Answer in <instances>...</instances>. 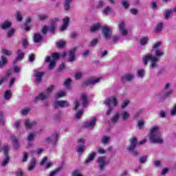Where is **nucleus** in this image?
I'll list each match as a JSON object with an SVG mask.
<instances>
[{
    "instance_id": "nucleus-26",
    "label": "nucleus",
    "mask_w": 176,
    "mask_h": 176,
    "mask_svg": "<svg viewBox=\"0 0 176 176\" xmlns=\"http://www.w3.org/2000/svg\"><path fill=\"white\" fill-rule=\"evenodd\" d=\"M81 100L82 102L83 107H87V104H89V98L86 94H83L81 96Z\"/></svg>"
},
{
    "instance_id": "nucleus-55",
    "label": "nucleus",
    "mask_w": 176,
    "mask_h": 176,
    "mask_svg": "<svg viewBox=\"0 0 176 176\" xmlns=\"http://www.w3.org/2000/svg\"><path fill=\"white\" fill-rule=\"evenodd\" d=\"M74 76L76 80H79V79H81L82 76H83V73L78 72Z\"/></svg>"
},
{
    "instance_id": "nucleus-54",
    "label": "nucleus",
    "mask_w": 176,
    "mask_h": 176,
    "mask_svg": "<svg viewBox=\"0 0 176 176\" xmlns=\"http://www.w3.org/2000/svg\"><path fill=\"white\" fill-rule=\"evenodd\" d=\"M34 138H35V133H30L28 136V141L31 142V141H34Z\"/></svg>"
},
{
    "instance_id": "nucleus-35",
    "label": "nucleus",
    "mask_w": 176,
    "mask_h": 176,
    "mask_svg": "<svg viewBox=\"0 0 176 176\" xmlns=\"http://www.w3.org/2000/svg\"><path fill=\"white\" fill-rule=\"evenodd\" d=\"M121 5L124 9H129L130 8V2L129 0H121Z\"/></svg>"
},
{
    "instance_id": "nucleus-19",
    "label": "nucleus",
    "mask_w": 176,
    "mask_h": 176,
    "mask_svg": "<svg viewBox=\"0 0 176 176\" xmlns=\"http://www.w3.org/2000/svg\"><path fill=\"white\" fill-rule=\"evenodd\" d=\"M24 124L26 129H32V127H35L36 126V121H31L30 120H25L24 121Z\"/></svg>"
},
{
    "instance_id": "nucleus-38",
    "label": "nucleus",
    "mask_w": 176,
    "mask_h": 176,
    "mask_svg": "<svg viewBox=\"0 0 176 176\" xmlns=\"http://www.w3.org/2000/svg\"><path fill=\"white\" fill-rule=\"evenodd\" d=\"M15 17L16 21H19V23H21V21H23V14H21V12L16 11Z\"/></svg>"
},
{
    "instance_id": "nucleus-22",
    "label": "nucleus",
    "mask_w": 176,
    "mask_h": 176,
    "mask_svg": "<svg viewBox=\"0 0 176 176\" xmlns=\"http://www.w3.org/2000/svg\"><path fill=\"white\" fill-rule=\"evenodd\" d=\"M72 0H65L63 2L64 9L66 12H70Z\"/></svg>"
},
{
    "instance_id": "nucleus-11",
    "label": "nucleus",
    "mask_w": 176,
    "mask_h": 176,
    "mask_svg": "<svg viewBox=\"0 0 176 176\" xmlns=\"http://www.w3.org/2000/svg\"><path fill=\"white\" fill-rule=\"evenodd\" d=\"M98 167L100 171H104L105 167L107 166V157L102 156L98 159Z\"/></svg>"
},
{
    "instance_id": "nucleus-15",
    "label": "nucleus",
    "mask_w": 176,
    "mask_h": 176,
    "mask_svg": "<svg viewBox=\"0 0 176 176\" xmlns=\"http://www.w3.org/2000/svg\"><path fill=\"white\" fill-rule=\"evenodd\" d=\"M96 122H97V118H96V117H92L90 120L85 123L84 126L87 129H94V126H96Z\"/></svg>"
},
{
    "instance_id": "nucleus-13",
    "label": "nucleus",
    "mask_w": 176,
    "mask_h": 176,
    "mask_svg": "<svg viewBox=\"0 0 176 176\" xmlns=\"http://www.w3.org/2000/svg\"><path fill=\"white\" fill-rule=\"evenodd\" d=\"M118 28L120 30V32L122 36H126L129 34V31L127 29H126V24L124 22L122 21L119 25H118Z\"/></svg>"
},
{
    "instance_id": "nucleus-21",
    "label": "nucleus",
    "mask_w": 176,
    "mask_h": 176,
    "mask_svg": "<svg viewBox=\"0 0 176 176\" xmlns=\"http://www.w3.org/2000/svg\"><path fill=\"white\" fill-rule=\"evenodd\" d=\"M16 54L18 55L16 58V60L14 61V64H16L17 61H20L24 58V53L23 50H18L16 52Z\"/></svg>"
},
{
    "instance_id": "nucleus-44",
    "label": "nucleus",
    "mask_w": 176,
    "mask_h": 176,
    "mask_svg": "<svg viewBox=\"0 0 176 176\" xmlns=\"http://www.w3.org/2000/svg\"><path fill=\"white\" fill-rule=\"evenodd\" d=\"M103 13L106 16H108V14H109V13H112V8H111L109 6L104 8V9L103 10Z\"/></svg>"
},
{
    "instance_id": "nucleus-32",
    "label": "nucleus",
    "mask_w": 176,
    "mask_h": 176,
    "mask_svg": "<svg viewBox=\"0 0 176 176\" xmlns=\"http://www.w3.org/2000/svg\"><path fill=\"white\" fill-rule=\"evenodd\" d=\"M11 141H12L13 145L14 148H16V149L20 148V143H19V140H17V138H16V137L12 135Z\"/></svg>"
},
{
    "instance_id": "nucleus-41",
    "label": "nucleus",
    "mask_w": 176,
    "mask_h": 176,
    "mask_svg": "<svg viewBox=\"0 0 176 176\" xmlns=\"http://www.w3.org/2000/svg\"><path fill=\"white\" fill-rule=\"evenodd\" d=\"M148 41L149 38L148 37H143L140 39V45H141V46H145Z\"/></svg>"
},
{
    "instance_id": "nucleus-36",
    "label": "nucleus",
    "mask_w": 176,
    "mask_h": 176,
    "mask_svg": "<svg viewBox=\"0 0 176 176\" xmlns=\"http://www.w3.org/2000/svg\"><path fill=\"white\" fill-rule=\"evenodd\" d=\"M66 43H67L64 41H60L56 43V46L58 49H63L65 47Z\"/></svg>"
},
{
    "instance_id": "nucleus-60",
    "label": "nucleus",
    "mask_w": 176,
    "mask_h": 176,
    "mask_svg": "<svg viewBox=\"0 0 176 176\" xmlns=\"http://www.w3.org/2000/svg\"><path fill=\"white\" fill-rule=\"evenodd\" d=\"M71 82H72V80H71V78H67L64 82V86H65V87H69V85H71Z\"/></svg>"
},
{
    "instance_id": "nucleus-45",
    "label": "nucleus",
    "mask_w": 176,
    "mask_h": 176,
    "mask_svg": "<svg viewBox=\"0 0 176 176\" xmlns=\"http://www.w3.org/2000/svg\"><path fill=\"white\" fill-rule=\"evenodd\" d=\"M56 27H57V25L56 23H52L50 27H48V31L52 32V34H54V31H56Z\"/></svg>"
},
{
    "instance_id": "nucleus-43",
    "label": "nucleus",
    "mask_w": 176,
    "mask_h": 176,
    "mask_svg": "<svg viewBox=\"0 0 176 176\" xmlns=\"http://www.w3.org/2000/svg\"><path fill=\"white\" fill-rule=\"evenodd\" d=\"M8 63V58L6 56H2L1 60H0V68H3V65Z\"/></svg>"
},
{
    "instance_id": "nucleus-57",
    "label": "nucleus",
    "mask_w": 176,
    "mask_h": 176,
    "mask_svg": "<svg viewBox=\"0 0 176 176\" xmlns=\"http://www.w3.org/2000/svg\"><path fill=\"white\" fill-rule=\"evenodd\" d=\"M97 43H98V38H95L90 42V46L91 47H94V46H96Z\"/></svg>"
},
{
    "instance_id": "nucleus-39",
    "label": "nucleus",
    "mask_w": 176,
    "mask_h": 176,
    "mask_svg": "<svg viewBox=\"0 0 176 176\" xmlns=\"http://www.w3.org/2000/svg\"><path fill=\"white\" fill-rule=\"evenodd\" d=\"M49 19V14H41L38 15V19L41 21H45V20H47Z\"/></svg>"
},
{
    "instance_id": "nucleus-58",
    "label": "nucleus",
    "mask_w": 176,
    "mask_h": 176,
    "mask_svg": "<svg viewBox=\"0 0 176 176\" xmlns=\"http://www.w3.org/2000/svg\"><path fill=\"white\" fill-rule=\"evenodd\" d=\"M28 161V153L24 152L23 155L22 162H25Z\"/></svg>"
},
{
    "instance_id": "nucleus-1",
    "label": "nucleus",
    "mask_w": 176,
    "mask_h": 176,
    "mask_svg": "<svg viewBox=\"0 0 176 176\" xmlns=\"http://www.w3.org/2000/svg\"><path fill=\"white\" fill-rule=\"evenodd\" d=\"M149 138L151 142L153 144H162L163 140L162 138V133L159 132V126H153L150 131Z\"/></svg>"
},
{
    "instance_id": "nucleus-63",
    "label": "nucleus",
    "mask_w": 176,
    "mask_h": 176,
    "mask_svg": "<svg viewBox=\"0 0 176 176\" xmlns=\"http://www.w3.org/2000/svg\"><path fill=\"white\" fill-rule=\"evenodd\" d=\"M72 176H82L79 170H76L72 173Z\"/></svg>"
},
{
    "instance_id": "nucleus-7",
    "label": "nucleus",
    "mask_w": 176,
    "mask_h": 176,
    "mask_svg": "<svg viewBox=\"0 0 176 176\" xmlns=\"http://www.w3.org/2000/svg\"><path fill=\"white\" fill-rule=\"evenodd\" d=\"M102 35L105 41H109L112 38V29L109 26L102 27Z\"/></svg>"
},
{
    "instance_id": "nucleus-50",
    "label": "nucleus",
    "mask_w": 176,
    "mask_h": 176,
    "mask_svg": "<svg viewBox=\"0 0 176 176\" xmlns=\"http://www.w3.org/2000/svg\"><path fill=\"white\" fill-rule=\"evenodd\" d=\"M14 32H16L15 29H11V30H8V32L7 33L8 38H12V36H13V35H14Z\"/></svg>"
},
{
    "instance_id": "nucleus-25",
    "label": "nucleus",
    "mask_w": 176,
    "mask_h": 176,
    "mask_svg": "<svg viewBox=\"0 0 176 176\" xmlns=\"http://www.w3.org/2000/svg\"><path fill=\"white\" fill-rule=\"evenodd\" d=\"M69 24V18L66 17L63 19V24L60 28L61 31H65L67 30V28L68 27Z\"/></svg>"
},
{
    "instance_id": "nucleus-62",
    "label": "nucleus",
    "mask_w": 176,
    "mask_h": 176,
    "mask_svg": "<svg viewBox=\"0 0 176 176\" xmlns=\"http://www.w3.org/2000/svg\"><path fill=\"white\" fill-rule=\"evenodd\" d=\"M65 96V93L64 91H60L56 94V98H60V97H64Z\"/></svg>"
},
{
    "instance_id": "nucleus-52",
    "label": "nucleus",
    "mask_w": 176,
    "mask_h": 176,
    "mask_svg": "<svg viewBox=\"0 0 176 176\" xmlns=\"http://www.w3.org/2000/svg\"><path fill=\"white\" fill-rule=\"evenodd\" d=\"M61 170L60 168L55 169L54 170L50 172L48 176H56L58 174V172Z\"/></svg>"
},
{
    "instance_id": "nucleus-47",
    "label": "nucleus",
    "mask_w": 176,
    "mask_h": 176,
    "mask_svg": "<svg viewBox=\"0 0 176 176\" xmlns=\"http://www.w3.org/2000/svg\"><path fill=\"white\" fill-rule=\"evenodd\" d=\"M137 74L138 78H144V76L145 75V71L144 70V69H140L138 70Z\"/></svg>"
},
{
    "instance_id": "nucleus-30",
    "label": "nucleus",
    "mask_w": 176,
    "mask_h": 176,
    "mask_svg": "<svg viewBox=\"0 0 176 176\" xmlns=\"http://www.w3.org/2000/svg\"><path fill=\"white\" fill-rule=\"evenodd\" d=\"M163 31V23H157L155 28L154 29V32L155 34H159Z\"/></svg>"
},
{
    "instance_id": "nucleus-16",
    "label": "nucleus",
    "mask_w": 176,
    "mask_h": 176,
    "mask_svg": "<svg viewBox=\"0 0 176 176\" xmlns=\"http://www.w3.org/2000/svg\"><path fill=\"white\" fill-rule=\"evenodd\" d=\"M101 80V78H91L89 80H87V81L84 82L82 83L83 86H90V85H94L97 83H98Z\"/></svg>"
},
{
    "instance_id": "nucleus-48",
    "label": "nucleus",
    "mask_w": 176,
    "mask_h": 176,
    "mask_svg": "<svg viewBox=\"0 0 176 176\" xmlns=\"http://www.w3.org/2000/svg\"><path fill=\"white\" fill-rule=\"evenodd\" d=\"M109 140H111V138L109 136H103L101 140L102 144H108L109 142Z\"/></svg>"
},
{
    "instance_id": "nucleus-17",
    "label": "nucleus",
    "mask_w": 176,
    "mask_h": 176,
    "mask_svg": "<svg viewBox=\"0 0 176 176\" xmlns=\"http://www.w3.org/2000/svg\"><path fill=\"white\" fill-rule=\"evenodd\" d=\"M134 79V74H126L121 77V80L122 83H126V82H131Z\"/></svg>"
},
{
    "instance_id": "nucleus-4",
    "label": "nucleus",
    "mask_w": 176,
    "mask_h": 176,
    "mask_svg": "<svg viewBox=\"0 0 176 176\" xmlns=\"http://www.w3.org/2000/svg\"><path fill=\"white\" fill-rule=\"evenodd\" d=\"M53 90H54V85L50 86L45 92L41 93L36 97V101H43L50 98V94H52Z\"/></svg>"
},
{
    "instance_id": "nucleus-3",
    "label": "nucleus",
    "mask_w": 176,
    "mask_h": 176,
    "mask_svg": "<svg viewBox=\"0 0 176 176\" xmlns=\"http://www.w3.org/2000/svg\"><path fill=\"white\" fill-rule=\"evenodd\" d=\"M161 46L162 42L160 41L155 43L153 45L152 52H154L155 53L154 58H155V60L157 61V63H159L161 57H163L164 56V52H163V50L159 49V47H160Z\"/></svg>"
},
{
    "instance_id": "nucleus-8",
    "label": "nucleus",
    "mask_w": 176,
    "mask_h": 176,
    "mask_svg": "<svg viewBox=\"0 0 176 176\" xmlns=\"http://www.w3.org/2000/svg\"><path fill=\"white\" fill-rule=\"evenodd\" d=\"M3 155L6 158L3 160L1 163V166L2 167H6V166H8L10 160V157H9V151H10L9 146L8 145L3 146Z\"/></svg>"
},
{
    "instance_id": "nucleus-33",
    "label": "nucleus",
    "mask_w": 176,
    "mask_h": 176,
    "mask_svg": "<svg viewBox=\"0 0 176 176\" xmlns=\"http://www.w3.org/2000/svg\"><path fill=\"white\" fill-rule=\"evenodd\" d=\"M12 98V91L10 90H7L4 92V100L6 101H9Z\"/></svg>"
},
{
    "instance_id": "nucleus-14",
    "label": "nucleus",
    "mask_w": 176,
    "mask_h": 176,
    "mask_svg": "<svg viewBox=\"0 0 176 176\" xmlns=\"http://www.w3.org/2000/svg\"><path fill=\"white\" fill-rule=\"evenodd\" d=\"M69 102H68V101L67 100L56 101L54 104V108H59V107L60 108H66V107H69Z\"/></svg>"
},
{
    "instance_id": "nucleus-34",
    "label": "nucleus",
    "mask_w": 176,
    "mask_h": 176,
    "mask_svg": "<svg viewBox=\"0 0 176 176\" xmlns=\"http://www.w3.org/2000/svg\"><path fill=\"white\" fill-rule=\"evenodd\" d=\"M11 75H12V71L7 70L6 75L4 76L2 78H1V81H3V83L4 82H8V80H9V78Z\"/></svg>"
},
{
    "instance_id": "nucleus-42",
    "label": "nucleus",
    "mask_w": 176,
    "mask_h": 176,
    "mask_svg": "<svg viewBox=\"0 0 176 176\" xmlns=\"http://www.w3.org/2000/svg\"><path fill=\"white\" fill-rule=\"evenodd\" d=\"M31 21H32L31 17H28L26 19V21H25V31H30V26H28V24H30V23H31Z\"/></svg>"
},
{
    "instance_id": "nucleus-40",
    "label": "nucleus",
    "mask_w": 176,
    "mask_h": 176,
    "mask_svg": "<svg viewBox=\"0 0 176 176\" xmlns=\"http://www.w3.org/2000/svg\"><path fill=\"white\" fill-rule=\"evenodd\" d=\"M86 148V146L85 145H79L78 147H77V152L78 153H80V155H82V153H83L85 152V148Z\"/></svg>"
},
{
    "instance_id": "nucleus-51",
    "label": "nucleus",
    "mask_w": 176,
    "mask_h": 176,
    "mask_svg": "<svg viewBox=\"0 0 176 176\" xmlns=\"http://www.w3.org/2000/svg\"><path fill=\"white\" fill-rule=\"evenodd\" d=\"M139 160L141 164H144V163H146V160H148V155H144L142 157H140Z\"/></svg>"
},
{
    "instance_id": "nucleus-12",
    "label": "nucleus",
    "mask_w": 176,
    "mask_h": 176,
    "mask_svg": "<svg viewBox=\"0 0 176 176\" xmlns=\"http://www.w3.org/2000/svg\"><path fill=\"white\" fill-rule=\"evenodd\" d=\"M47 142L49 144H52V145H56L57 141H58V133H54L50 137L46 139Z\"/></svg>"
},
{
    "instance_id": "nucleus-5",
    "label": "nucleus",
    "mask_w": 176,
    "mask_h": 176,
    "mask_svg": "<svg viewBox=\"0 0 176 176\" xmlns=\"http://www.w3.org/2000/svg\"><path fill=\"white\" fill-rule=\"evenodd\" d=\"M52 58L50 56H47L45 58V63H50L49 65V69L52 71L56 67V61L60 58V54H52Z\"/></svg>"
},
{
    "instance_id": "nucleus-6",
    "label": "nucleus",
    "mask_w": 176,
    "mask_h": 176,
    "mask_svg": "<svg viewBox=\"0 0 176 176\" xmlns=\"http://www.w3.org/2000/svg\"><path fill=\"white\" fill-rule=\"evenodd\" d=\"M130 142H131L130 146H129L126 148L127 151H129V152H131V153L133 156H138V155H139L138 152H137L136 151H134V149H135V148L137 146V144H138V142H137V138H132L130 140Z\"/></svg>"
},
{
    "instance_id": "nucleus-29",
    "label": "nucleus",
    "mask_w": 176,
    "mask_h": 176,
    "mask_svg": "<svg viewBox=\"0 0 176 176\" xmlns=\"http://www.w3.org/2000/svg\"><path fill=\"white\" fill-rule=\"evenodd\" d=\"M120 118V114L119 113H116L111 119V123L113 124H116L118 122H119V118Z\"/></svg>"
},
{
    "instance_id": "nucleus-23",
    "label": "nucleus",
    "mask_w": 176,
    "mask_h": 176,
    "mask_svg": "<svg viewBox=\"0 0 176 176\" xmlns=\"http://www.w3.org/2000/svg\"><path fill=\"white\" fill-rule=\"evenodd\" d=\"M33 41L34 43H39L43 41V36H41L39 33H36L34 35Z\"/></svg>"
},
{
    "instance_id": "nucleus-10",
    "label": "nucleus",
    "mask_w": 176,
    "mask_h": 176,
    "mask_svg": "<svg viewBox=\"0 0 176 176\" xmlns=\"http://www.w3.org/2000/svg\"><path fill=\"white\" fill-rule=\"evenodd\" d=\"M104 104L107 107H118V98L115 96H111L109 98H106L104 102Z\"/></svg>"
},
{
    "instance_id": "nucleus-24",
    "label": "nucleus",
    "mask_w": 176,
    "mask_h": 176,
    "mask_svg": "<svg viewBox=\"0 0 176 176\" xmlns=\"http://www.w3.org/2000/svg\"><path fill=\"white\" fill-rule=\"evenodd\" d=\"M1 30H8L12 27V23L9 21H6L0 25Z\"/></svg>"
},
{
    "instance_id": "nucleus-56",
    "label": "nucleus",
    "mask_w": 176,
    "mask_h": 176,
    "mask_svg": "<svg viewBox=\"0 0 176 176\" xmlns=\"http://www.w3.org/2000/svg\"><path fill=\"white\" fill-rule=\"evenodd\" d=\"M103 6H105V1H99L98 3V6H97L98 9H102V8Z\"/></svg>"
},
{
    "instance_id": "nucleus-28",
    "label": "nucleus",
    "mask_w": 176,
    "mask_h": 176,
    "mask_svg": "<svg viewBox=\"0 0 176 176\" xmlns=\"http://www.w3.org/2000/svg\"><path fill=\"white\" fill-rule=\"evenodd\" d=\"M35 166H36V160L33 157L28 166V171H32L35 168Z\"/></svg>"
},
{
    "instance_id": "nucleus-64",
    "label": "nucleus",
    "mask_w": 176,
    "mask_h": 176,
    "mask_svg": "<svg viewBox=\"0 0 176 176\" xmlns=\"http://www.w3.org/2000/svg\"><path fill=\"white\" fill-rule=\"evenodd\" d=\"M170 115L172 116H174L176 115V104L174 106V107L170 110Z\"/></svg>"
},
{
    "instance_id": "nucleus-2",
    "label": "nucleus",
    "mask_w": 176,
    "mask_h": 176,
    "mask_svg": "<svg viewBox=\"0 0 176 176\" xmlns=\"http://www.w3.org/2000/svg\"><path fill=\"white\" fill-rule=\"evenodd\" d=\"M142 61L144 65H147L151 62L149 65V68L151 69H153L155 68H157V61L156 60V58L151 53H148L142 57Z\"/></svg>"
},
{
    "instance_id": "nucleus-59",
    "label": "nucleus",
    "mask_w": 176,
    "mask_h": 176,
    "mask_svg": "<svg viewBox=\"0 0 176 176\" xmlns=\"http://www.w3.org/2000/svg\"><path fill=\"white\" fill-rule=\"evenodd\" d=\"M21 124V121L18 120L14 122V126L15 127V129H16V130H19V129H20Z\"/></svg>"
},
{
    "instance_id": "nucleus-46",
    "label": "nucleus",
    "mask_w": 176,
    "mask_h": 176,
    "mask_svg": "<svg viewBox=\"0 0 176 176\" xmlns=\"http://www.w3.org/2000/svg\"><path fill=\"white\" fill-rule=\"evenodd\" d=\"M30 111H31V109L25 108V109L21 110V113L23 116H27L28 115V113H30Z\"/></svg>"
},
{
    "instance_id": "nucleus-20",
    "label": "nucleus",
    "mask_w": 176,
    "mask_h": 176,
    "mask_svg": "<svg viewBox=\"0 0 176 176\" xmlns=\"http://www.w3.org/2000/svg\"><path fill=\"white\" fill-rule=\"evenodd\" d=\"M43 75H45V72L35 71L34 76L36 78V83L39 84L41 82H42V78L43 77Z\"/></svg>"
},
{
    "instance_id": "nucleus-61",
    "label": "nucleus",
    "mask_w": 176,
    "mask_h": 176,
    "mask_svg": "<svg viewBox=\"0 0 176 176\" xmlns=\"http://www.w3.org/2000/svg\"><path fill=\"white\" fill-rule=\"evenodd\" d=\"M22 45L24 49H27V46L28 45V41L27 40V38L23 39Z\"/></svg>"
},
{
    "instance_id": "nucleus-37",
    "label": "nucleus",
    "mask_w": 176,
    "mask_h": 176,
    "mask_svg": "<svg viewBox=\"0 0 176 176\" xmlns=\"http://www.w3.org/2000/svg\"><path fill=\"white\" fill-rule=\"evenodd\" d=\"M121 118L122 120H127L129 118H130V113H129V112L126 111H124L121 113Z\"/></svg>"
},
{
    "instance_id": "nucleus-31",
    "label": "nucleus",
    "mask_w": 176,
    "mask_h": 176,
    "mask_svg": "<svg viewBox=\"0 0 176 176\" xmlns=\"http://www.w3.org/2000/svg\"><path fill=\"white\" fill-rule=\"evenodd\" d=\"M101 28V24L100 23H96L95 25H93L90 28L91 32H97Z\"/></svg>"
},
{
    "instance_id": "nucleus-27",
    "label": "nucleus",
    "mask_w": 176,
    "mask_h": 176,
    "mask_svg": "<svg viewBox=\"0 0 176 176\" xmlns=\"http://www.w3.org/2000/svg\"><path fill=\"white\" fill-rule=\"evenodd\" d=\"M94 157H96V153H90L85 161V164H89L90 162H93L94 160Z\"/></svg>"
},
{
    "instance_id": "nucleus-53",
    "label": "nucleus",
    "mask_w": 176,
    "mask_h": 176,
    "mask_svg": "<svg viewBox=\"0 0 176 176\" xmlns=\"http://www.w3.org/2000/svg\"><path fill=\"white\" fill-rule=\"evenodd\" d=\"M145 124V121H144V119L139 120L138 122V126L139 129H142L143 126Z\"/></svg>"
},
{
    "instance_id": "nucleus-9",
    "label": "nucleus",
    "mask_w": 176,
    "mask_h": 176,
    "mask_svg": "<svg viewBox=\"0 0 176 176\" xmlns=\"http://www.w3.org/2000/svg\"><path fill=\"white\" fill-rule=\"evenodd\" d=\"M173 92L174 91H173V89L169 90L168 92L162 91L161 92L156 94L155 97H157L160 101H164V100H166V98H168Z\"/></svg>"
},
{
    "instance_id": "nucleus-18",
    "label": "nucleus",
    "mask_w": 176,
    "mask_h": 176,
    "mask_svg": "<svg viewBox=\"0 0 176 176\" xmlns=\"http://www.w3.org/2000/svg\"><path fill=\"white\" fill-rule=\"evenodd\" d=\"M76 50H78V47H75L69 52L68 60L70 63H74V61H75V53H76Z\"/></svg>"
},
{
    "instance_id": "nucleus-49",
    "label": "nucleus",
    "mask_w": 176,
    "mask_h": 176,
    "mask_svg": "<svg viewBox=\"0 0 176 176\" xmlns=\"http://www.w3.org/2000/svg\"><path fill=\"white\" fill-rule=\"evenodd\" d=\"M1 52L3 54H5V56H12V51L6 50L5 48H3L1 50Z\"/></svg>"
}]
</instances>
